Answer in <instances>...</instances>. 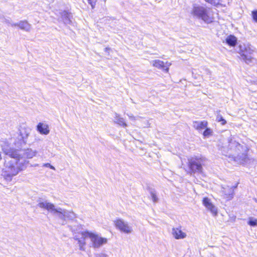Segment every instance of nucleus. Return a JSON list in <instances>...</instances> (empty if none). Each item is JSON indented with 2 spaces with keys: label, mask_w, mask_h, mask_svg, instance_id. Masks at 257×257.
I'll use <instances>...</instances> for the list:
<instances>
[{
  "label": "nucleus",
  "mask_w": 257,
  "mask_h": 257,
  "mask_svg": "<svg viewBox=\"0 0 257 257\" xmlns=\"http://www.w3.org/2000/svg\"><path fill=\"white\" fill-rule=\"evenodd\" d=\"M153 65L158 69H161L163 71L168 72L169 71V67L165 65L164 62L160 60H155L152 62Z\"/></svg>",
  "instance_id": "nucleus-15"
},
{
  "label": "nucleus",
  "mask_w": 257,
  "mask_h": 257,
  "mask_svg": "<svg viewBox=\"0 0 257 257\" xmlns=\"http://www.w3.org/2000/svg\"><path fill=\"white\" fill-rule=\"evenodd\" d=\"M37 131L42 135H48L50 130L49 129V126L47 124H44L42 122H39L37 126Z\"/></svg>",
  "instance_id": "nucleus-14"
},
{
  "label": "nucleus",
  "mask_w": 257,
  "mask_h": 257,
  "mask_svg": "<svg viewBox=\"0 0 257 257\" xmlns=\"http://www.w3.org/2000/svg\"><path fill=\"white\" fill-rule=\"evenodd\" d=\"M114 122L117 123L120 126L123 127H125L127 126L126 123L125 122L124 118L120 117L119 115L116 113H115Z\"/></svg>",
  "instance_id": "nucleus-18"
},
{
  "label": "nucleus",
  "mask_w": 257,
  "mask_h": 257,
  "mask_svg": "<svg viewBox=\"0 0 257 257\" xmlns=\"http://www.w3.org/2000/svg\"><path fill=\"white\" fill-rule=\"evenodd\" d=\"M89 237L91 241L92 245L94 248H99L103 244L107 242V239L100 237L97 234L88 231L82 232L79 235H75L74 239L77 240L79 249L84 250L85 245V239Z\"/></svg>",
  "instance_id": "nucleus-5"
},
{
  "label": "nucleus",
  "mask_w": 257,
  "mask_h": 257,
  "mask_svg": "<svg viewBox=\"0 0 257 257\" xmlns=\"http://www.w3.org/2000/svg\"><path fill=\"white\" fill-rule=\"evenodd\" d=\"M205 2L210 4L212 6H215L217 8H218L220 6H221L222 4L221 3L223 2L222 0H204Z\"/></svg>",
  "instance_id": "nucleus-21"
},
{
  "label": "nucleus",
  "mask_w": 257,
  "mask_h": 257,
  "mask_svg": "<svg viewBox=\"0 0 257 257\" xmlns=\"http://www.w3.org/2000/svg\"><path fill=\"white\" fill-rule=\"evenodd\" d=\"M43 167H49L52 170H55V167L52 166L50 163H45L43 165Z\"/></svg>",
  "instance_id": "nucleus-29"
},
{
  "label": "nucleus",
  "mask_w": 257,
  "mask_h": 257,
  "mask_svg": "<svg viewBox=\"0 0 257 257\" xmlns=\"http://www.w3.org/2000/svg\"><path fill=\"white\" fill-rule=\"evenodd\" d=\"M252 16H257V10L252 11Z\"/></svg>",
  "instance_id": "nucleus-32"
},
{
  "label": "nucleus",
  "mask_w": 257,
  "mask_h": 257,
  "mask_svg": "<svg viewBox=\"0 0 257 257\" xmlns=\"http://www.w3.org/2000/svg\"><path fill=\"white\" fill-rule=\"evenodd\" d=\"M2 159V156H1V153H0V160H1Z\"/></svg>",
  "instance_id": "nucleus-38"
},
{
  "label": "nucleus",
  "mask_w": 257,
  "mask_h": 257,
  "mask_svg": "<svg viewBox=\"0 0 257 257\" xmlns=\"http://www.w3.org/2000/svg\"><path fill=\"white\" fill-rule=\"evenodd\" d=\"M22 148L16 149L8 146L4 147L3 151L6 155L18 156L19 158H23L25 160L26 158H32L37 153L36 151H33L31 149H22Z\"/></svg>",
  "instance_id": "nucleus-6"
},
{
  "label": "nucleus",
  "mask_w": 257,
  "mask_h": 257,
  "mask_svg": "<svg viewBox=\"0 0 257 257\" xmlns=\"http://www.w3.org/2000/svg\"><path fill=\"white\" fill-rule=\"evenodd\" d=\"M60 16H69L71 15V12L69 10H60L59 12Z\"/></svg>",
  "instance_id": "nucleus-25"
},
{
  "label": "nucleus",
  "mask_w": 257,
  "mask_h": 257,
  "mask_svg": "<svg viewBox=\"0 0 257 257\" xmlns=\"http://www.w3.org/2000/svg\"><path fill=\"white\" fill-rule=\"evenodd\" d=\"M211 133L212 132L209 128L206 127L203 134L204 137H208L211 135Z\"/></svg>",
  "instance_id": "nucleus-27"
},
{
  "label": "nucleus",
  "mask_w": 257,
  "mask_h": 257,
  "mask_svg": "<svg viewBox=\"0 0 257 257\" xmlns=\"http://www.w3.org/2000/svg\"><path fill=\"white\" fill-rule=\"evenodd\" d=\"M216 120L218 122H220L222 125H224L226 123V121L223 118L221 115H217L216 117Z\"/></svg>",
  "instance_id": "nucleus-26"
},
{
  "label": "nucleus",
  "mask_w": 257,
  "mask_h": 257,
  "mask_svg": "<svg viewBox=\"0 0 257 257\" xmlns=\"http://www.w3.org/2000/svg\"><path fill=\"white\" fill-rule=\"evenodd\" d=\"M88 3L91 5L92 8H94L95 5V0H87Z\"/></svg>",
  "instance_id": "nucleus-30"
},
{
  "label": "nucleus",
  "mask_w": 257,
  "mask_h": 257,
  "mask_svg": "<svg viewBox=\"0 0 257 257\" xmlns=\"http://www.w3.org/2000/svg\"><path fill=\"white\" fill-rule=\"evenodd\" d=\"M105 51L107 52L108 50H109V48H105Z\"/></svg>",
  "instance_id": "nucleus-37"
},
{
  "label": "nucleus",
  "mask_w": 257,
  "mask_h": 257,
  "mask_svg": "<svg viewBox=\"0 0 257 257\" xmlns=\"http://www.w3.org/2000/svg\"><path fill=\"white\" fill-rule=\"evenodd\" d=\"M253 21L257 23V17H252Z\"/></svg>",
  "instance_id": "nucleus-33"
},
{
  "label": "nucleus",
  "mask_w": 257,
  "mask_h": 257,
  "mask_svg": "<svg viewBox=\"0 0 257 257\" xmlns=\"http://www.w3.org/2000/svg\"><path fill=\"white\" fill-rule=\"evenodd\" d=\"M247 224L251 226H257V219L252 217H249L248 219Z\"/></svg>",
  "instance_id": "nucleus-24"
},
{
  "label": "nucleus",
  "mask_w": 257,
  "mask_h": 257,
  "mask_svg": "<svg viewBox=\"0 0 257 257\" xmlns=\"http://www.w3.org/2000/svg\"><path fill=\"white\" fill-rule=\"evenodd\" d=\"M12 26H18L21 29L28 31L30 30L31 26L27 21H21L19 23L11 24Z\"/></svg>",
  "instance_id": "nucleus-17"
},
{
  "label": "nucleus",
  "mask_w": 257,
  "mask_h": 257,
  "mask_svg": "<svg viewBox=\"0 0 257 257\" xmlns=\"http://www.w3.org/2000/svg\"><path fill=\"white\" fill-rule=\"evenodd\" d=\"M128 116H129V117L131 119H134L135 117L133 115H128Z\"/></svg>",
  "instance_id": "nucleus-34"
},
{
  "label": "nucleus",
  "mask_w": 257,
  "mask_h": 257,
  "mask_svg": "<svg viewBox=\"0 0 257 257\" xmlns=\"http://www.w3.org/2000/svg\"><path fill=\"white\" fill-rule=\"evenodd\" d=\"M113 222L116 228L123 233L130 234L133 231L132 226L122 219L117 218Z\"/></svg>",
  "instance_id": "nucleus-9"
},
{
  "label": "nucleus",
  "mask_w": 257,
  "mask_h": 257,
  "mask_svg": "<svg viewBox=\"0 0 257 257\" xmlns=\"http://www.w3.org/2000/svg\"><path fill=\"white\" fill-rule=\"evenodd\" d=\"M149 192L151 196L152 199L154 202H157L158 198L156 195V192L154 189L149 188L148 189Z\"/></svg>",
  "instance_id": "nucleus-22"
},
{
  "label": "nucleus",
  "mask_w": 257,
  "mask_h": 257,
  "mask_svg": "<svg viewBox=\"0 0 257 257\" xmlns=\"http://www.w3.org/2000/svg\"><path fill=\"white\" fill-rule=\"evenodd\" d=\"M202 202L205 207L211 212L213 215H217V208L212 203L208 197H204Z\"/></svg>",
  "instance_id": "nucleus-11"
},
{
  "label": "nucleus",
  "mask_w": 257,
  "mask_h": 257,
  "mask_svg": "<svg viewBox=\"0 0 257 257\" xmlns=\"http://www.w3.org/2000/svg\"><path fill=\"white\" fill-rule=\"evenodd\" d=\"M70 228L72 230V232L75 231V230L73 229L72 227L70 226Z\"/></svg>",
  "instance_id": "nucleus-35"
},
{
  "label": "nucleus",
  "mask_w": 257,
  "mask_h": 257,
  "mask_svg": "<svg viewBox=\"0 0 257 257\" xmlns=\"http://www.w3.org/2000/svg\"><path fill=\"white\" fill-rule=\"evenodd\" d=\"M19 131L20 133L18 137L14 142V144L17 148H20L26 145L28 137L31 132V129L28 127H21Z\"/></svg>",
  "instance_id": "nucleus-7"
},
{
  "label": "nucleus",
  "mask_w": 257,
  "mask_h": 257,
  "mask_svg": "<svg viewBox=\"0 0 257 257\" xmlns=\"http://www.w3.org/2000/svg\"><path fill=\"white\" fill-rule=\"evenodd\" d=\"M192 11L195 16H208L207 10L203 6H194Z\"/></svg>",
  "instance_id": "nucleus-13"
},
{
  "label": "nucleus",
  "mask_w": 257,
  "mask_h": 257,
  "mask_svg": "<svg viewBox=\"0 0 257 257\" xmlns=\"http://www.w3.org/2000/svg\"><path fill=\"white\" fill-rule=\"evenodd\" d=\"M225 42L229 46L234 47L237 44V38L234 36L230 35L225 39Z\"/></svg>",
  "instance_id": "nucleus-19"
},
{
  "label": "nucleus",
  "mask_w": 257,
  "mask_h": 257,
  "mask_svg": "<svg viewBox=\"0 0 257 257\" xmlns=\"http://www.w3.org/2000/svg\"><path fill=\"white\" fill-rule=\"evenodd\" d=\"M37 206L47 210L58 219L59 223L62 225L66 224V219L73 220L76 217V214L73 211L61 207L56 208L54 204L43 198H39L38 200Z\"/></svg>",
  "instance_id": "nucleus-2"
},
{
  "label": "nucleus",
  "mask_w": 257,
  "mask_h": 257,
  "mask_svg": "<svg viewBox=\"0 0 257 257\" xmlns=\"http://www.w3.org/2000/svg\"><path fill=\"white\" fill-rule=\"evenodd\" d=\"M62 21L64 22L65 24H68L71 22V20L70 19V17H61Z\"/></svg>",
  "instance_id": "nucleus-28"
},
{
  "label": "nucleus",
  "mask_w": 257,
  "mask_h": 257,
  "mask_svg": "<svg viewBox=\"0 0 257 257\" xmlns=\"http://www.w3.org/2000/svg\"><path fill=\"white\" fill-rule=\"evenodd\" d=\"M207 74L210 75V72L208 70L207 71Z\"/></svg>",
  "instance_id": "nucleus-36"
},
{
  "label": "nucleus",
  "mask_w": 257,
  "mask_h": 257,
  "mask_svg": "<svg viewBox=\"0 0 257 257\" xmlns=\"http://www.w3.org/2000/svg\"><path fill=\"white\" fill-rule=\"evenodd\" d=\"M207 125V122L204 120L201 121H194L193 122V126L196 130L200 131L205 129Z\"/></svg>",
  "instance_id": "nucleus-20"
},
{
  "label": "nucleus",
  "mask_w": 257,
  "mask_h": 257,
  "mask_svg": "<svg viewBox=\"0 0 257 257\" xmlns=\"http://www.w3.org/2000/svg\"><path fill=\"white\" fill-rule=\"evenodd\" d=\"M11 160L6 163L3 170L2 176L7 181H12L13 177L27 167L28 161L18 156H10Z\"/></svg>",
  "instance_id": "nucleus-4"
},
{
  "label": "nucleus",
  "mask_w": 257,
  "mask_h": 257,
  "mask_svg": "<svg viewBox=\"0 0 257 257\" xmlns=\"http://www.w3.org/2000/svg\"><path fill=\"white\" fill-rule=\"evenodd\" d=\"M11 160L6 163L3 170L2 176L7 181H12L13 177L27 167L28 161L18 156H10Z\"/></svg>",
  "instance_id": "nucleus-3"
},
{
  "label": "nucleus",
  "mask_w": 257,
  "mask_h": 257,
  "mask_svg": "<svg viewBox=\"0 0 257 257\" xmlns=\"http://www.w3.org/2000/svg\"><path fill=\"white\" fill-rule=\"evenodd\" d=\"M238 183L233 186H227L225 187H222V191L224 193L225 197L227 200H231L234 196V190L237 188Z\"/></svg>",
  "instance_id": "nucleus-12"
},
{
  "label": "nucleus",
  "mask_w": 257,
  "mask_h": 257,
  "mask_svg": "<svg viewBox=\"0 0 257 257\" xmlns=\"http://www.w3.org/2000/svg\"><path fill=\"white\" fill-rule=\"evenodd\" d=\"M172 234L176 239H183L186 236L185 233L183 232L180 229L178 228H173Z\"/></svg>",
  "instance_id": "nucleus-16"
},
{
  "label": "nucleus",
  "mask_w": 257,
  "mask_h": 257,
  "mask_svg": "<svg viewBox=\"0 0 257 257\" xmlns=\"http://www.w3.org/2000/svg\"><path fill=\"white\" fill-rule=\"evenodd\" d=\"M248 148L245 145H241L237 142L234 138L228 140V147H223L221 149L223 155L233 159L235 161L240 164L248 162L249 159L247 155Z\"/></svg>",
  "instance_id": "nucleus-1"
},
{
  "label": "nucleus",
  "mask_w": 257,
  "mask_h": 257,
  "mask_svg": "<svg viewBox=\"0 0 257 257\" xmlns=\"http://www.w3.org/2000/svg\"><path fill=\"white\" fill-rule=\"evenodd\" d=\"M94 257H107V255L104 253H100L95 254Z\"/></svg>",
  "instance_id": "nucleus-31"
},
{
  "label": "nucleus",
  "mask_w": 257,
  "mask_h": 257,
  "mask_svg": "<svg viewBox=\"0 0 257 257\" xmlns=\"http://www.w3.org/2000/svg\"><path fill=\"white\" fill-rule=\"evenodd\" d=\"M189 168L191 173H201L202 170V165L204 164V158L196 157L188 160Z\"/></svg>",
  "instance_id": "nucleus-8"
},
{
  "label": "nucleus",
  "mask_w": 257,
  "mask_h": 257,
  "mask_svg": "<svg viewBox=\"0 0 257 257\" xmlns=\"http://www.w3.org/2000/svg\"><path fill=\"white\" fill-rule=\"evenodd\" d=\"M254 50L249 47H245L244 51L241 52V59L243 60L247 64L250 66L253 65L257 63V60L250 56Z\"/></svg>",
  "instance_id": "nucleus-10"
},
{
  "label": "nucleus",
  "mask_w": 257,
  "mask_h": 257,
  "mask_svg": "<svg viewBox=\"0 0 257 257\" xmlns=\"http://www.w3.org/2000/svg\"><path fill=\"white\" fill-rule=\"evenodd\" d=\"M199 21H203L207 24H209L213 21L214 17H196Z\"/></svg>",
  "instance_id": "nucleus-23"
}]
</instances>
